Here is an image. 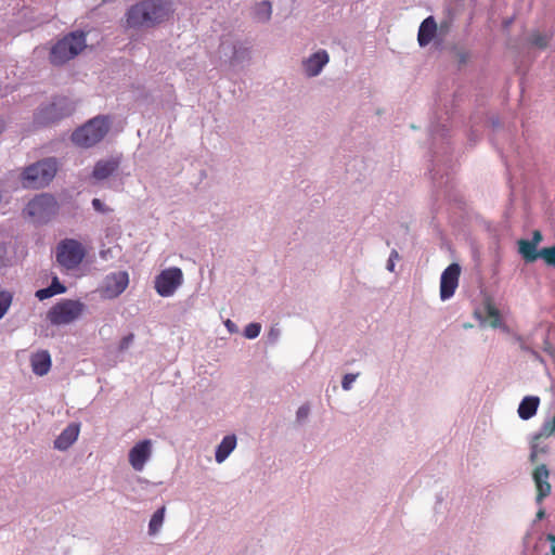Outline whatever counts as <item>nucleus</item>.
I'll return each instance as SVG.
<instances>
[{"instance_id": "393cba45", "label": "nucleus", "mask_w": 555, "mask_h": 555, "mask_svg": "<svg viewBox=\"0 0 555 555\" xmlns=\"http://www.w3.org/2000/svg\"><path fill=\"white\" fill-rule=\"evenodd\" d=\"M486 314H488L489 324L491 327L495 328L501 326L502 321L500 312L495 307H493L492 304H488L486 306Z\"/></svg>"}, {"instance_id": "e433bc0d", "label": "nucleus", "mask_w": 555, "mask_h": 555, "mask_svg": "<svg viewBox=\"0 0 555 555\" xmlns=\"http://www.w3.org/2000/svg\"><path fill=\"white\" fill-rule=\"evenodd\" d=\"M309 411H310L309 406H307V405H302V406H300V408L298 409V411H297V417H298V418H305V417H307V416H308V414H309Z\"/></svg>"}, {"instance_id": "f03ea898", "label": "nucleus", "mask_w": 555, "mask_h": 555, "mask_svg": "<svg viewBox=\"0 0 555 555\" xmlns=\"http://www.w3.org/2000/svg\"><path fill=\"white\" fill-rule=\"evenodd\" d=\"M86 47V36L82 31H74L65 36L50 50V62L53 65H63L75 59Z\"/></svg>"}, {"instance_id": "58836bf2", "label": "nucleus", "mask_w": 555, "mask_h": 555, "mask_svg": "<svg viewBox=\"0 0 555 555\" xmlns=\"http://www.w3.org/2000/svg\"><path fill=\"white\" fill-rule=\"evenodd\" d=\"M544 515H545L544 509H543V508H540V509L537 512L535 517H537V519H538V520H541V519H543V518H544Z\"/></svg>"}, {"instance_id": "a211bd4d", "label": "nucleus", "mask_w": 555, "mask_h": 555, "mask_svg": "<svg viewBox=\"0 0 555 555\" xmlns=\"http://www.w3.org/2000/svg\"><path fill=\"white\" fill-rule=\"evenodd\" d=\"M33 371L42 376L47 374L51 367V358L48 351H39L33 354L31 358Z\"/></svg>"}, {"instance_id": "c756f323", "label": "nucleus", "mask_w": 555, "mask_h": 555, "mask_svg": "<svg viewBox=\"0 0 555 555\" xmlns=\"http://www.w3.org/2000/svg\"><path fill=\"white\" fill-rule=\"evenodd\" d=\"M531 43L539 48H545L548 43V37L539 33L533 34L531 36Z\"/></svg>"}, {"instance_id": "f704fd0d", "label": "nucleus", "mask_w": 555, "mask_h": 555, "mask_svg": "<svg viewBox=\"0 0 555 555\" xmlns=\"http://www.w3.org/2000/svg\"><path fill=\"white\" fill-rule=\"evenodd\" d=\"M92 206L99 212H107V211H109V208L106 207L105 204L101 199H99V198H93L92 199Z\"/></svg>"}, {"instance_id": "6ab92c4d", "label": "nucleus", "mask_w": 555, "mask_h": 555, "mask_svg": "<svg viewBox=\"0 0 555 555\" xmlns=\"http://www.w3.org/2000/svg\"><path fill=\"white\" fill-rule=\"evenodd\" d=\"M237 446V439L234 435L227 436L217 447L215 459L218 463H222L232 453Z\"/></svg>"}, {"instance_id": "cd10ccee", "label": "nucleus", "mask_w": 555, "mask_h": 555, "mask_svg": "<svg viewBox=\"0 0 555 555\" xmlns=\"http://www.w3.org/2000/svg\"><path fill=\"white\" fill-rule=\"evenodd\" d=\"M134 334L129 333L120 338L117 345V351L118 352H125L130 348V345L133 343Z\"/></svg>"}, {"instance_id": "c85d7f7f", "label": "nucleus", "mask_w": 555, "mask_h": 555, "mask_svg": "<svg viewBox=\"0 0 555 555\" xmlns=\"http://www.w3.org/2000/svg\"><path fill=\"white\" fill-rule=\"evenodd\" d=\"M261 325L259 323H249L244 328V336L247 338H255L260 334Z\"/></svg>"}, {"instance_id": "dca6fc26", "label": "nucleus", "mask_w": 555, "mask_h": 555, "mask_svg": "<svg viewBox=\"0 0 555 555\" xmlns=\"http://www.w3.org/2000/svg\"><path fill=\"white\" fill-rule=\"evenodd\" d=\"M79 437V425L70 424L62 431V434L55 439L54 448L57 450H67L72 447Z\"/></svg>"}, {"instance_id": "4be33fe9", "label": "nucleus", "mask_w": 555, "mask_h": 555, "mask_svg": "<svg viewBox=\"0 0 555 555\" xmlns=\"http://www.w3.org/2000/svg\"><path fill=\"white\" fill-rule=\"evenodd\" d=\"M272 15V7L270 1H261L255 8V17L259 22H267Z\"/></svg>"}, {"instance_id": "2f4dec72", "label": "nucleus", "mask_w": 555, "mask_h": 555, "mask_svg": "<svg viewBox=\"0 0 555 555\" xmlns=\"http://www.w3.org/2000/svg\"><path fill=\"white\" fill-rule=\"evenodd\" d=\"M50 289L53 292V295L62 294L66 292L65 285H63L57 278H54L52 280V283L50 284Z\"/></svg>"}, {"instance_id": "f257e3e1", "label": "nucleus", "mask_w": 555, "mask_h": 555, "mask_svg": "<svg viewBox=\"0 0 555 555\" xmlns=\"http://www.w3.org/2000/svg\"><path fill=\"white\" fill-rule=\"evenodd\" d=\"M172 12L169 0H141L127 11L126 26L134 29L152 28L169 20Z\"/></svg>"}, {"instance_id": "ea45409f", "label": "nucleus", "mask_w": 555, "mask_h": 555, "mask_svg": "<svg viewBox=\"0 0 555 555\" xmlns=\"http://www.w3.org/2000/svg\"><path fill=\"white\" fill-rule=\"evenodd\" d=\"M225 326L231 331L233 332L234 331V327H235V324L231 321V320H228L225 322Z\"/></svg>"}, {"instance_id": "20e7f679", "label": "nucleus", "mask_w": 555, "mask_h": 555, "mask_svg": "<svg viewBox=\"0 0 555 555\" xmlns=\"http://www.w3.org/2000/svg\"><path fill=\"white\" fill-rule=\"evenodd\" d=\"M109 129L107 117L98 116L74 131L73 142L80 147H90L101 142Z\"/></svg>"}, {"instance_id": "1a4fd4ad", "label": "nucleus", "mask_w": 555, "mask_h": 555, "mask_svg": "<svg viewBox=\"0 0 555 555\" xmlns=\"http://www.w3.org/2000/svg\"><path fill=\"white\" fill-rule=\"evenodd\" d=\"M183 273L179 268L162 271L155 281V287L160 296H170L182 284Z\"/></svg>"}, {"instance_id": "f3484780", "label": "nucleus", "mask_w": 555, "mask_h": 555, "mask_svg": "<svg viewBox=\"0 0 555 555\" xmlns=\"http://www.w3.org/2000/svg\"><path fill=\"white\" fill-rule=\"evenodd\" d=\"M118 162L116 159L99 160L93 168L92 177L96 181H103L115 172L118 168Z\"/></svg>"}, {"instance_id": "a19ab883", "label": "nucleus", "mask_w": 555, "mask_h": 555, "mask_svg": "<svg viewBox=\"0 0 555 555\" xmlns=\"http://www.w3.org/2000/svg\"><path fill=\"white\" fill-rule=\"evenodd\" d=\"M387 269H388L389 271H391V272L393 271V269H395V263H393L392 258H389V260H388V264H387Z\"/></svg>"}, {"instance_id": "0eeeda50", "label": "nucleus", "mask_w": 555, "mask_h": 555, "mask_svg": "<svg viewBox=\"0 0 555 555\" xmlns=\"http://www.w3.org/2000/svg\"><path fill=\"white\" fill-rule=\"evenodd\" d=\"M85 254V248L79 241L66 238L57 245L56 261L61 267L73 270L82 261Z\"/></svg>"}, {"instance_id": "c03bdc74", "label": "nucleus", "mask_w": 555, "mask_h": 555, "mask_svg": "<svg viewBox=\"0 0 555 555\" xmlns=\"http://www.w3.org/2000/svg\"><path fill=\"white\" fill-rule=\"evenodd\" d=\"M0 199H1V195H0Z\"/></svg>"}, {"instance_id": "39448f33", "label": "nucleus", "mask_w": 555, "mask_h": 555, "mask_svg": "<svg viewBox=\"0 0 555 555\" xmlns=\"http://www.w3.org/2000/svg\"><path fill=\"white\" fill-rule=\"evenodd\" d=\"M85 308L79 299L64 298L48 311L47 320L53 325L70 324L80 318Z\"/></svg>"}, {"instance_id": "ddd939ff", "label": "nucleus", "mask_w": 555, "mask_h": 555, "mask_svg": "<svg viewBox=\"0 0 555 555\" xmlns=\"http://www.w3.org/2000/svg\"><path fill=\"white\" fill-rule=\"evenodd\" d=\"M460 273L461 268L456 263H452L446 268L441 275L440 284V296L442 300L450 298L454 294L459 285Z\"/></svg>"}, {"instance_id": "f8f14e48", "label": "nucleus", "mask_w": 555, "mask_h": 555, "mask_svg": "<svg viewBox=\"0 0 555 555\" xmlns=\"http://www.w3.org/2000/svg\"><path fill=\"white\" fill-rule=\"evenodd\" d=\"M153 443L151 440L145 439L135 443L128 453L130 465L135 472H142L145 463L152 455Z\"/></svg>"}, {"instance_id": "aec40b11", "label": "nucleus", "mask_w": 555, "mask_h": 555, "mask_svg": "<svg viewBox=\"0 0 555 555\" xmlns=\"http://www.w3.org/2000/svg\"><path fill=\"white\" fill-rule=\"evenodd\" d=\"M537 247L530 240L518 241V251L527 263H532V261H537L541 257V250H537Z\"/></svg>"}, {"instance_id": "79ce46f5", "label": "nucleus", "mask_w": 555, "mask_h": 555, "mask_svg": "<svg viewBox=\"0 0 555 555\" xmlns=\"http://www.w3.org/2000/svg\"><path fill=\"white\" fill-rule=\"evenodd\" d=\"M399 257V254L397 250H392L391 255H390V258H398Z\"/></svg>"}, {"instance_id": "2eb2a0df", "label": "nucleus", "mask_w": 555, "mask_h": 555, "mask_svg": "<svg viewBox=\"0 0 555 555\" xmlns=\"http://www.w3.org/2000/svg\"><path fill=\"white\" fill-rule=\"evenodd\" d=\"M328 62V55L325 50H319L304 62V68L308 76H318Z\"/></svg>"}, {"instance_id": "412c9836", "label": "nucleus", "mask_w": 555, "mask_h": 555, "mask_svg": "<svg viewBox=\"0 0 555 555\" xmlns=\"http://www.w3.org/2000/svg\"><path fill=\"white\" fill-rule=\"evenodd\" d=\"M540 400L537 397L525 398L518 408V414L522 420H529L538 410Z\"/></svg>"}, {"instance_id": "473e14b6", "label": "nucleus", "mask_w": 555, "mask_h": 555, "mask_svg": "<svg viewBox=\"0 0 555 555\" xmlns=\"http://www.w3.org/2000/svg\"><path fill=\"white\" fill-rule=\"evenodd\" d=\"M358 374L348 373L344 376L341 382L343 389H350L352 383L357 379Z\"/></svg>"}, {"instance_id": "9b49d317", "label": "nucleus", "mask_w": 555, "mask_h": 555, "mask_svg": "<svg viewBox=\"0 0 555 555\" xmlns=\"http://www.w3.org/2000/svg\"><path fill=\"white\" fill-rule=\"evenodd\" d=\"M129 278L128 273L118 271L107 275L101 287V294L105 298H116L121 294L128 286Z\"/></svg>"}, {"instance_id": "bb28decb", "label": "nucleus", "mask_w": 555, "mask_h": 555, "mask_svg": "<svg viewBox=\"0 0 555 555\" xmlns=\"http://www.w3.org/2000/svg\"><path fill=\"white\" fill-rule=\"evenodd\" d=\"M541 258L547 266L555 267V245L542 248Z\"/></svg>"}, {"instance_id": "7c9ffc66", "label": "nucleus", "mask_w": 555, "mask_h": 555, "mask_svg": "<svg viewBox=\"0 0 555 555\" xmlns=\"http://www.w3.org/2000/svg\"><path fill=\"white\" fill-rule=\"evenodd\" d=\"M546 452V449L545 448H539L538 447V443L533 442L531 444V451H530V454H529V461L531 463H535L538 461V454L539 453H545Z\"/></svg>"}, {"instance_id": "37998d69", "label": "nucleus", "mask_w": 555, "mask_h": 555, "mask_svg": "<svg viewBox=\"0 0 555 555\" xmlns=\"http://www.w3.org/2000/svg\"><path fill=\"white\" fill-rule=\"evenodd\" d=\"M4 129V122L2 120H0V134L2 133Z\"/></svg>"}, {"instance_id": "9d476101", "label": "nucleus", "mask_w": 555, "mask_h": 555, "mask_svg": "<svg viewBox=\"0 0 555 555\" xmlns=\"http://www.w3.org/2000/svg\"><path fill=\"white\" fill-rule=\"evenodd\" d=\"M550 470L545 464L537 465L532 470V480L535 487V502L541 504L552 493Z\"/></svg>"}, {"instance_id": "b1692460", "label": "nucleus", "mask_w": 555, "mask_h": 555, "mask_svg": "<svg viewBox=\"0 0 555 555\" xmlns=\"http://www.w3.org/2000/svg\"><path fill=\"white\" fill-rule=\"evenodd\" d=\"M555 434V416L552 423H545L541 430L533 437V442H538L541 439H547Z\"/></svg>"}, {"instance_id": "6e6552de", "label": "nucleus", "mask_w": 555, "mask_h": 555, "mask_svg": "<svg viewBox=\"0 0 555 555\" xmlns=\"http://www.w3.org/2000/svg\"><path fill=\"white\" fill-rule=\"evenodd\" d=\"M73 103L66 98H57L49 105L41 107L35 114V121L38 125L55 122L74 112Z\"/></svg>"}, {"instance_id": "72a5a7b5", "label": "nucleus", "mask_w": 555, "mask_h": 555, "mask_svg": "<svg viewBox=\"0 0 555 555\" xmlns=\"http://www.w3.org/2000/svg\"><path fill=\"white\" fill-rule=\"evenodd\" d=\"M35 296L39 299V300H42V299H46V298H49V297H52L54 296L53 295V292L50 289V287H44V288H40V289H37V293H35Z\"/></svg>"}, {"instance_id": "4468645a", "label": "nucleus", "mask_w": 555, "mask_h": 555, "mask_svg": "<svg viewBox=\"0 0 555 555\" xmlns=\"http://www.w3.org/2000/svg\"><path fill=\"white\" fill-rule=\"evenodd\" d=\"M438 25L434 16L425 18L418 28L417 41L421 47L429 44L436 37Z\"/></svg>"}, {"instance_id": "5701e85b", "label": "nucleus", "mask_w": 555, "mask_h": 555, "mask_svg": "<svg viewBox=\"0 0 555 555\" xmlns=\"http://www.w3.org/2000/svg\"><path fill=\"white\" fill-rule=\"evenodd\" d=\"M165 506H160L154 514L150 521L149 530L151 534H156L163 525Z\"/></svg>"}, {"instance_id": "a878e982", "label": "nucleus", "mask_w": 555, "mask_h": 555, "mask_svg": "<svg viewBox=\"0 0 555 555\" xmlns=\"http://www.w3.org/2000/svg\"><path fill=\"white\" fill-rule=\"evenodd\" d=\"M12 302V295L7 291L0 292V319L7 313Z\"/></svg>"}, {"instance_id": "7ed1b4c3", "label": "nucleus", "mask_w": 555, "mask_h": 555, "mask_svg": "<svg viewBox=\"0 0 555 555\" xmlns=\"http://www.w3.org/2000/svg\"><path fill=\"white\" fill-rule=\"evenodd\" d=\"M57 171L55 158H46L28 166L23 172L22 183L27 189H40L50 183Z\"/></svg>"}, {"instance_id": "4c0bfd02", "label": "nucleus", "mask_w": 555, "mask_h": 555, "mask_svg": "<svg viewBox=\"0 0 555 555\" xmlns=\"http://www.w3.org/2000/svg\"><path fill=\"white\" fill-rule=\"evenodd\" d=\"M546 539L552 543L550 554L555 555V534L550 533L547 534Z\"/></svg>"}, {"instance_id": "c9c22d12", "label": "nucleus", "mask_w": 555, "mask_h": 555, "mask_svg": "<svg viewBox=\"0 0 555 555\" xmlns=\"http://www.w3.org/2000/svg\"><path fill=\"white\" fill-rule=\"evenodd\" d=\"M542 240H543V236H542L541 232L539 230H534L532 232L531 240H529V241L532 242V244H535L538 246L542 242Z\"/></svg>"}, {"instance_id": "423d86ee", "label": "nucleus", "mask_w": 555, "mask_h": 555, "mask_svg": "<svg viewBox=\"0 0 555 555\" xmlns=\"http://www.w3.org/2000/svg\"><path fill=\"white\" fill-rule=\"evenodd\" d=\"M26 211L35 223L42 224L49 222L57 214L59 204L52 195L40 194L28 203Z\"/></svg>"}]
</instances>
